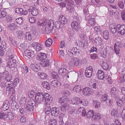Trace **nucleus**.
Returning <instances> with one entry per match:
<instances>
[{"mask_svg": "<svg viewBox=\"0 0 125 125\" xmlns=\"http://www.w3.org/2000/svg\"><path fill=\"white\" fill-rule=\"evenodd\" d=\"M50 62L48 60H46L42 62L41 64L43 67H46L50 65Z\"/></svg>", "mask_w": 125, "mask_h": 125, "instance_id": "obj_58", "label": "nucleus"}, {"mask_svg": "<svg viewBox=\"0 0 125 125\" xmlns=\"http://www.w3.org/2000/svg\"><path fill=\"white\" fill-rule=\"evenodd\" d=\"M106 51L107 53L109 54L112 53L113 52V50L111 47L107 46L106 48Z\"/></svg>", "mask_w": 125, "mask_h": 125, "instance_id": "obj_51", "label": "nucleus"}, {"mask_svg": "<svg viewBox=\"0 0 125 125\" xmlns=\"http://www.w3.org/2000/svg\"><path fill=\"white\" fill-rule=\"evenodd\" d=\"M27 98L25 97H23L21 99L19 102L21 106H24L26 103Z\"/></svg>", "mask_w": 125, "mask_h": 125, "instance_id": "obj_42", "label": "nucleus"}, {"mask_svg": "<svg viewBox=\"0 0 125 125\" xmlns=\"http://www.w3.org/2000/svg\"><path fill=\"white\" fill-rule=\"evenodd\" d=\"M11 80H6V82L5 83V85L7 87H11L13 85V82L11 81Z\"/></svg>", "mask_w": 125, "mask_h": 125, "instance_id": "obj_57", "label": "nucleus"}, {"mask_svg": "<svg viewBox=\"0 0 125 125\" xmlns=\"http://www.w3.org/2000/svg\"><path fill=\"white\" fill-rule=\"evenodd\" d=\"M6 87V92L7 95H9L10 94H12L15 92L14 88L13 87Z\"/></svg>", "mask_w": 125, "mask_h": 125, "instance_id": "obj_22", "label": "nucleus"}, {"mask_svg": "<svg viewBox=\"0 0 125 125\" xmlns=\"http://www.w3.org/2000/svg\"><path fill=\"white\" fill-rule=\"evenodd\" d=\"M106 101V103L109 106H111L113 103V100L111 99H107Z\"/></svg>", "mask_w": 125, "mask_h": 125, "instance_id": "obj_64", "label": "nucleus"}, {"mask_svg": "<svg viewBox=\"0 0 125 125\" xmlns=\"http://www.w3.org/2000/svg\"><path fill=\"white\" fill-rule=\"evenodd\" d=\"M110 110L111 111L110 114L111 115L113 116L116 118H117L119 114L117 109L113 108Z\"/></svg>", "mask_w": 125, "mask_h": 125, "instance_id": "obj_21", "label": "nucleus"}, {"mask_svg": "<svg viewBox=\"0 0 125 125\" xmlns=\"http://www.w3.org/2000/svg\"><path fill=\"white\" fill-rule=\"evenodd\" d=\"M17 26L15 24L12 23L9 25V29L11 30H13L17 27Z\"/></svg>", "mask_w": 125, "mask_h": 125, "instance_id": "obj_49", "label": "nucleus"}, {"mask_svg": "<svg viewBox=\"0 0 125 125\" xmlns=\"http://www.w3.org/2000/svg\"><path fill=\"white\" fill-rule=\"evenodd\" d=\"M80 104H82L84 106H87L88 104V102L86 100L83 99L81 100L80 99Z\"/></svg>", "mask_w": 125, "mask_h": 125, "instance_id": "obj_53", "label": "nucleus"}, {"mask_svg": "<svg viewBox=\"0 0 125 125\" xmlns=\"http://www.w3.org/2000/svg\"><path fill=\"white\" fill-rule=\"evenodd\" d=\"M30 68L32 71L35 72H38L40 70V66L37 63H32L30 66Z\"/></svg>", "mask_w": 125, "mask_h": 125, "instance_id": "obj_15", "label": "nucleus"}, {"mask_svg": "<svg viewBox=\"0 0 125 125\" xmlns=\"http://www.w3.org/2000/svg\"><path fill=\"white\" fill-rule=\"evenodd\" d=\"M52 98L48 93L44 94V101L47 104L48 103L50 104V103H51L52 101Z\"/></svg>", "mask_w": 125, "mask_h": 125, "instance_id": "obj_14", "label": "nucleus"}, {"mask_svg": "<svg viewBox=\"0 0 125 125\" xmlns=\"http://www.w3.org/2000/svg\"><path fill=\"white\" fill-rule=\"evenodd\" d=\"M45 28V33L48 34L52 32L53 28L54 26V22L52 20H49V23H48Z\"/></svg>", "mask_w": 125, "mask_h": 125, "instance_id": "obj_4", "label": "nucleus"}, {"mask_svg": "<svg viewBox=\"0 0 125 125\" xmlns=\"http://www.w3.org/2000/svg\"><path fill=\"white\" fill-rule=\"evenodd\" d=\"M36 101L39 104H42L44 102V94L42 92H38L36 94L35 97Z\"/></svg>", "mask_w": 125, "mask_h": 125, "instance_id": "obj_2", "label": "nucleus"}, {"mask_svg": "<svg viewBox=\"0 0 125 125\" xmlns=\"http://www.w3.org/2000/svg\"><path fill=\"white\" fill-rule=\"evenodd\" d=\"M117 33L121 35L125 33V25L124 24L121 25L118 24L117 25Z\"/></svg>", "mask_w": 125, "mask_h": 125, "instance_id": "obj_6", "label": "nucleus"}, {"mask_svg": "<svg viewBox=\"0 0 125 125\" xmlns=\"http://www.w3.org/2000/svg\"><path fill=\"white\" fill-rule=\"evenodd\" d=\"M38 75L42 79H45L48 77V75L44 73L39 72L38 73Z\"/></svg>", "mask_w": 125, "mask_h": 125, "instance_id": "obj_39", "label": "nucleus"}, {"mask_svg": "<svg viewBox=\"0 0 125 125\" xmlns=\"http://www.w3.org/2000/svg\"><path fill=\"white\" fill-rule=\"evenodd\" d=\"M118 91L117 88L114 87L112 88L111 90L110 94L113 97H115L117 94Z\"/></svg>", "mask_w": 125, "mask_h": 125, "instance_id": "obj_27", "label": "nucleus"}, {"mask_svg": "<svg viewBox=\"0 0 125 125\" xmlns=\"http://www.w3.org/2000/svg\"><path fill=\"white\" fill-rule=\"evenodd\" d=\"M94 41L95 43V45L97 47L101 46L103 44V39L100 37H96Z\"/></svg>", "mask_w": 125, "mask_h": 125, "instance_id": "obj_8", "label": "nucleus"}, {"mask_svg": "<svg viewBox=\"0 0 125 125\" xmlns=\"http://www.w3.org/2000/svg\"><path fill=\"white\" fill-rule=\"evenodd\" d=\"M13 118V115L11 113L8 115H5L4 113H0V119L4 120H8Z\"/></svg>", "mask_w": 125, "mask_h": 125, "instance_id": "obj_5", "label": "nucleus"}, {"mask_svg": "<svg viewBox=\"0 0 125 125\" xmlns=\"http://www.w3.org/2000/svg\"><path fill=\"white\" fill-rule=\"evenodd\" d=\"M69 108V104L67 103H65L61 105V109L62 111L65 112Z\"/></svg>", "mask_w": 125, "mask_h": 125, "instance_id": "obj_28", "label": "nucleus"}, {"mask_svg": "<svg viewBox=\"0 0 125 125\" xmlns=\"http://www.w3.org/2000/svg\"><path fill=\"white\" fill-rule=\"evenodd\" d=\"M32 46L37 51H39L42 49V46L40 43L37 42L32 43Z\"/></svg>", "mask_w": 125, "mask_h": 125, "instance_id": "obj_23", "label": "nucleus"}, {"mask_svg": "<svg viewBox=\"0 0 125 125\" xmlns=\"http://www.w3.org/2000/svg\"><path fill=\"white\" fill-rule=\"evenodd\" d=\"M69 99L67 97L63 96L60 98L59 100V102L61 104L63 103H67L69 101Z\"/></svg>", "mask_w": 125, "mask_h": 125, "instance_id": "obj_31", "label": "nucleus"}, {"mask_svg": "<svg viewBox=\"0 0 125 125\" xmlns=\"http://www.w3.org/2000/svg\"><path fill=\"white\" fill-rule=\"evenodd\" d=\"M115 10L113 7H111L108 9V12L111 16H113L115 13Z\"/></svg>", "mask_w": 125, "mask_h": 125, "instance_id": "obj_48", "label": "nucleus"}, {"mask_svg": "<svg viewBox=\"0 0 125 125\" xmlns=\"http://www.w3.org/2000/svg\"><path fill=\"white\" fill-rule=\"evenodd\" d=\"M32 36L30 32H28L25 33L24 38L26 40L30 41L32 39Z\"/></svg>", "mask_w": 125, "mask_h": 125, "instance_id": "obj_35", "label": "nucleus"}, {"mask_svg": "<svg viewBox=\"0 0 125 125\" xmlns=\"http://www.w3.org/2000/svg\"><path fill=\"white\" fill-rule=\"evenodd\" d=\"M94 114V112L92 110L89 111L87 114L86 116L88 118L90 117L93 118Z\"/></svg>", "mask_w": 125, "mask_h": 125, "instance_id": "obj_46", "label": "nucleus"}, {"mask_svg": "<svg viewBox=\"0 0 125 125\" xmlns=\"http://www.w3.org/2000/svg\"><path fill=\"white\" fill-rule=\"evenodd\" d=\"M109 33L107 30L104 31L103 32V37L105 40H108L109 38Z\"/></svg>", "mask_w": 125, "mask_h": 125, "instance_id": "obj_38", "label": "nucleus"}, {"mask_svg": "<svg viewBox=\"0 0 125 125\" xmlns=\"http://www.w3.org/2000/svg\"><path fill=\"white\" fill-rule=\"evenodd\" d=\"M79 63V60L77 58H75L71 61H70L68 63L69 65L70 66H77Z\"/></svg>", "mask_w": 125, "mask_h": 125, "instance_id": "obj_13", "label": "nucleus"}, {"mask_svg": "<svg viewBox=\"0 0 125 125\" xmlns=\"http://www.w3.org/2000/svg\"><path fill=\"white\" fill-rule=\"evenodd\" d=\"M24 55L29 58H32L35 56L34 52L31 50H25L24 51Z\"/></svg>", "mask_w": 125, "mask_h": 125, "instance_id": "obj_7", "label": "nucleus"}, {"mask_svg": "<svg viewBox=\"0 0 125 125\" xmlns=\"http://www.w3.org/2000/svg\"><path fill=\"white\" fill-rule=\"evenodd\" d=\"M72 28L76 31L79 30L81 28L80 24L77 23L76 22H72L71 24Z\"/></svg>", "mask_w": 125, "mask_h": 125, "instance_id": "obj_12", "label": "nucleus"}, {"mask_svg": "<svg viewBox=\"0 0 125 125\" xmlns=\"http://www.w3.org/2000/svg\"><path fill=\"white\" fill-rule=\"evenodd\" d=\"M80 99L78 97H73L71 99V103L73 104L78 105L79 104Z\"/></svg>", "mask_w": 125, "mask_h": 125, "instance_id": "obj_26", "label": "nucleus"}, {"mask_svg": "<svg viewBox=\"0 0 125 125\" xmlns=\"http://www.w3.org/2000/svg\"><path fill=\"white\" fill-rule=\"evenodd\" d=\"M17 57L12 54L10 55L8 60L9 65L11 68L17 67L19 64V63L17 60Z\"/></svg>", "mask_w": 125, "mask_h": 125, "instance_id": "obj_1", "label": "nucleus"}, {"mask_svg": "<svg viewBox=\"0 0 125 125\" xmlns=\"http://www.w3.org/2000/svg\"><path fill=\"white\" fill-rule=\"evenodd\" d=\"M55 25L56 28L59 29L62 28L64 25L59 20L55 22Z\"/></svg>", "mask_w": 125, "mask_h": 125, "instance_id": "obj_36", "label": "nucleus"}, {"mask_svg": "<svg viewBox=\"0 0 125 125\" xmlns=\"http://www.w3.org/2000/svg\"><path fill=\"white\" fill-rule=\"evenodd\" d=\"M10 105L9 101H5L3 103L2 106V109L4 111L7 110Z\"/></svg>", "mask_w": 125, "mask_h": 125, "instance_id": "obj_25", "label": "nucleus"}, {"mask_svg": "<svg viewBox=\"0 0 125 125\" xmlns=\"http://www.w3.org/2000/svg\"><path fill=\"white\" fill-rule=\"evenodd\" d=\"M102 63V64L101 65L102 67L104 70H107L109 67L108 63L104 61H103Z\"/></svg>", "mask_w": 125, "mask_h": 125, "instance_id": "obj_56", "label": "nucleus"}, {"mask_svg": "<svg viewBox=\"0 0 125 125\" xmlns=\"http://www.w3.org/2000/svg\"><path fill=\"white\" fill-rule=\"evenodd\" d=\"M66 4L67 6H72V5H73L74 2L72 0H66Z\"/></svg>", "mask_w": 125, "mask_h": 125, "instance_id": "obj_60", "label": "nucleus"}, {"mask_svg": "<svg viewBox=\"0 0 125 125\" xmlns=\"http://www.w3.org/2000/svg\"><path fill=\"white\" fill-rule=\"evenodd\" d=\"M93 70L92 69V67L90 69L87 68L86 70H85V76L87 78H90L92 75V73Z\"/></svg>", "mask_w": 125, "mask_h": 125, "instance_id": "obj_19", "label": "nucleus"}, {"mask_svg": "<svg viewBox=\"0 0 125 125\" xmlns=\"http://www.w3.org/2000/svg\"><path fill=\"white\" fill-rule=\"evenodd\" d=\"M16 33L19 38H21L23 37V33L22 31L18 30L16 31Z\"/></svg>", "mask_w": 125, "mask_h": 125, "instance_id": "obj_45", "label": "nucleus"}, {"mask_svg": "<svg viewBox=\"0 0 125 125\" xmlns=\"http://www.w3.org/2000/svg\"><path fill=\"white\" fill-rule=\"evenodd\" d=\"M42 87L45 88L49 90L50 89V85L48 82H44L42 83Z\"/></svg>", "mask_w": 125, "mask_h": 125, "instance_id": "obj_40", "label": "nucleus"}, {"mask_svg": "<svg viewBox=\"0 0 125 125\" xmlns=\"http://www.w3.org/2000/svg\"><path fill=\"white\" fill-rule=\"evenodd\" d=\"M60 111L59 108L56 107H52L51 112L52 115L54 116H57L60 113Z\"/></svg>", "mask_w": 125, "mask_h": 125, "instance_id": "obj_11", "label": "nucleus"}, {"mask_svg": "<svg viewBox=\"0 0 125 125\" xmlns=\"http://www.w3.org/2000/svg\"><path fill=\"white\" fill-rule=\"evenodd\" d=\"M6 12L4 10H0V18H3L7 15Z\"/></svg>", "mask_w": 125, "mask_h": 125, "instance_id": "obj_52", "label": "nucleus"}, {"mask_svg": "<svg viewBox=\"0 0 125 125\" xmlns=\"http://www.w3.org/2000/svg\"><path fill=\"white\" fill-rule=\"evenodd\" d=\"M52 40L51 39H48L46 40L45 43V45L47 47L50 46L52 44Z\"/></svg>", "mask_w": 125, "mask_h": 125, "instance_id": "obj_41", "label": "nucleus"}, {"mask_svg": "<svg viewBox=\"0 0 125 125\" xmlns=\"http://www.w3.org/2000/svg\"><path fill=\"white\" fill-rule=\"evenodd\" d=\"M86 19L89 24L91 26H94L96 23L95 20L94 18H91L90 16H87Z\"/></svg>", "mask_w": 125, "mask_h": 125, "instance_id": "obj_17", "label": "nucleus"}, {"mask_svg": "<svg viewBox=\"0 0 125 125\" xmlns=\"http://www.w3.org/2000/svg\"><path fill=\"white\" fill-rule=\"evenodd\" d=\"M19 112L21 114L23 115L26 114L27 113L25 109H24V108L21 107L19 108Z\"/></svg>", "mask_w": 125, "mask_h": 125, "instance_id": "obj_61", "label": "nucleus"}, {"mask_svg": "<svg viewBox=\"0 0 125 125\" xmlns=\"http://www.w3.org/2000/svg\"><path fill=\"white\" fill-rule=\"evenodd\" d=\"M24 108L26 112H28L32 111L33 109H35V108L27 103L26 105L25 106Z\"/></svg>", "mask_w": 125, "mask_h": 125, "instance_id": "obj_33", "label": "nucleus"}, {"mask_svg": "<svg viewBox=\"0 0 125 125\" xmlns=\"http://www.w3.org/2000/svg\"><path fill=\"white\" fill-rule=\"evenodd\" d=\"M73 21L72 22H76L77 23L80 24V19L78 16H74L73 18Z\"/></svg>", "mask_w": 125, "mask_h": 125, "instance_id": "obj_62", "label": "nucleus"}, {"mask_svg": "<svg viewBox=\"0 0 125 125\" xmlns=\"http://www.w3.org/2000/svg\"><path fill=\"white\" fill-rule=\"evenodd\" d=\"M9 73L7 71H5L2 73L1 74L2 76L4 79L6 80H12V76L11 75H9Z\"/></svg>", "mask_w": 125, "mask_h": 125, "instance_id": "obj_10", "label": "nucleus"}, {"mask_svg": "<svg viewBox=\"0 0 125 125\" xmlns=\"http://www.w3.org/2000/svg\"><path fill=\"white\" fill-rule=\"evenodd\" d=\"M27 103L33 107L35 109L38 106V104L36 103L34 99H30L28 100Z\"/></svg>", "mask_w": 125, "mask_h": 125, "instance_id": "obj_20", "label": "nucleus"}, {"mask_svg": "<svg viewBox=\"0 0 125 125\" xmlns=\"http://www.w3.org/2000/svg\"><path fill=\"white\" fill-rule=\"evenodd\" d=\"M81 87L80 85H77L75 86L73 89L74 92H78L81 90Z\"/></svg>", "mask_w": 125, "mask_h": 125, "instance_id": "obj_44", "label": "nucleus"}, {"mask_svg": "<svg viewBox=\"0 0 125 125\" xmlns=\"http://www.w3.org/2000/svg\"><path fill=\"white\" fill-rule=\"evenodd\" d=\"M49 125H57V122L54 119H51L48 121Z\"/></svg>", "mask_w": 125, "mask_h": 125, "instance_id": "obj_43", "label": "nucleus"}, {"mask_svg": "<svg viewBox=\"0 0 125 125\" xmlns=\"http://www.w3.org/2000/svg\"><path fill=\"white\" fill-rule=\"evenodd\" d=\"M110 29L111 32L114 34H115L117 32V25L112 24L110 26Z\"/></svg>", "mask_w": 125, "mask_h": 125, "instance_id": "obj_24", "label": "nucleus"}, {"mask_svg": "<svg viewBox=\"0 0 125 125\" xmlns=\"http://www.w3.org/2000/svg\"><path fill=\"white\" fill-rule=\"evenodd\" d=\"M96 75L97 77L99 79L103 80L105 78L104 72L101 70H99L98 71Z\"/></svg>", "mask_w": 125, "mask_h": 125, "instance_id": "obj_18", "label": "nucleus"}, {"mask_svg": "<svg viewBox=\"0 0 125 125\" xmlns=\"http://www.w3.org/2000/svg\"><path fill=\"white\" fill-rule=\"evenodd\" d=\"M93 105L95 108H98L100 107V103L99 102L94 101L93 103Z\"/></svg>", "mask_w": 125, "mask_h": 125, "instance_id": "obj_59", "label": "nucleus"}, {"mask_svg": "<svg viewBox=\"0 0 125 125\" xmlns=\"http://www.w3.org/2000/svg\"><path fill=\"white\" fill-rule=\"evenodd\" d=\"M59 20L64 25L67 23V19L65 16L63 15H61L59 16Z\"/></svg>", "mask_w": 125, "mask_h": 125, "instance_id": "obj_32", "label": "nucleus"}, {"mask_svg": "<svg viewBox=\"0 0 125 125\" xmlns=\"http://www.w3.org/2000/svg\"><path fill=\"white\" fill-rule=\"evenodd\" d=\"M83 13L85 16V19H87V17L89 16L90 17V15L89 13V12L88 8H86L83 9Z\"/></svg>", "mask_w": 125, "mask_h": 125, "instance_id": "obj_47", "label": "nucleus"}, {"mask_svg": "<svg viewBox=\"0 0 125 125\" xmlns=\"http://www.w3.org/2000/svg\"><path fill=\"white\" fill-rule=\"evenodd\" d=\"M59 74L63 77L66 76L67 75L68 72L66 69L64 68H60L58 70Z\"/></svg>", "mask_w": 125, "mask_h": 125, "instance_id": "obj_16", "label": "nucleus"}, {"mask_svg": "<svg viewBox=\"0 0 125 125\" xmlns=\"http://www.w3.org/2000/svg\"><path fill=\"white\" fill-rule=\"evenodd\" d=\"M35 94V92L32 90L29 91L28 92V96L30 98H32L33 97Z\"/></svg>", "mask_w": 125, "mask_h": 125, "instance_id": "obj_50", "label": "nucleus"}, {"mask_svg": "<svg viewBox=\"0 0 125 125\" xmlns=\"http://www.w3.org/2000/svg\"><path fill=\"white\" fill-rule=\"evenodd\" d=\"M93 90L91 88L88 87H86L83 88V94L87 96H89L91 94Z\"/></svg>", "mask_w": 125, "mask_h": 125, "instance_id": "obj_9", "label": "nucleus"}, {"mask_svg": "<svg viewBox=\"0 0 125 125\" xmlns=\"http://www.w3.org/2000/svg\"><path fill=\"white\" fill-rule=\"evenodd\" d=\"M49 20H45L44 21L40 20L38 23V24L39 26H46L49 23Z\"/></svg>", "mask_w": 125, "mask_h": 125, "instance_id": "obj_34", "label": "nucleus"}, {"mask_svg": "<svg viewBox=\"0 0 125 125\" xmlns=\"http://www.w3.org/2000/svg\"><path fill=\"white\" fill-rule=\"evenodd\" d=\"M47 56L46 54L43 53H41L38 55V57L37 59L39 61H42L46 58Z\"/></svg>", "mask_w": 125, "mask_h": 125, "instance_id": "obj_30", "label": "nucleus"}, {"mask_svg": "<svg viewBox=\"0 0 125 125\" xmlns=\"http://www.w3.org/2000/svg\"><path fill=\"white\" fill-rule=\"evenodd\" d=\"M16 21L17 24L19 25L21 24L23 22V20L22 17H19L16 20Z\"/></svg>", "mask_w": 125, "mask_h": 125, "instance_id": "obj_63", "label": "nucleus"}, {"mask_svg": "<svg viewBox=\"0 0 125 125\" xmlns=\"http://www.w3.org/2000/svg\"><path fill=\"white\" fill-rule=\"evenodd\" d=\"M80 50L78 49L76 47L73 48L72 49L68 51L67 54L69 56L73 58L76 55H78L80 53Z\"/></svg>", "mask_w": 125, "mask_h": 125, "instance_id": "obj_3", "label": "nucleus"}, {"mask_svg": "<svg viewBox=\"0 0 125 125\" xmlns=\"http://www.w3.org/2000/svg\"><path fill=\"white\" fill-rule=\"evenodd\" d=\"M52 79L55 80H58L59 79V77L57 73L53 72L51 73Z\"/></svg>", "mask_w": 125, "mask_h": 125, "instance_id": "obj_37", "label": "nucleus"}, {"mask_svg": "<svg viewBox=\"0 0 125 125\" xmlns=\"http://www.w3.org/2000/svg\"><path fill=\"white\" fill-rule=\"evenodd\" d=\"M64 114H60L59 116V124L60 125H62L63 124L64 122L63 121V116H63Z\"/></svg>", "mask_w": 125, "mask_h": 125, "instance_id": "obj_55", "label": "nucleus"}, {"mask_svg": "<svg viewBox=\"0 0 125 125\" xmlns=\"http://www.w3.org/2000/svg\"><path fill=\"white\" fill-rule=\"evenodd\" d=\"M51 85L54 87H60L61 86V83L58 81L55 80L52 81Z\"/></svg>", "mask_w": 125, "mask_h": 125, "instance_id": "obj_29", "label": "nucleus"}, {"mask_svg": "<svg viewBox=\"0 0 125 125\" xmlns=\"http://www.w3.org/2000/svg\"><path fill=\"white\" fill-rule=\"evenodd\" d=\"M29 12L31 11V14L33 16H36L38 14V10L36 9H33L32 11L31 10H28Z\"/></svg>", "mask_w": 125, "mask_h": 125, "instance_id": "obj_54", "label": "nucleus"}]
</instances>
